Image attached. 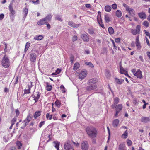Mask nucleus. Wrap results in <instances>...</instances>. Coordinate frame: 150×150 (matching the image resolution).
<instances>
[{
	"mask_svg": "<svg viewBox=\"0 0 150 150\" xmlns=\"http://www.w3.org/2000/svg\"><path fill=\"white\" fill-rule=\"evenodd\" d=\"M127 11L129 12V13L132 16L135 15V12L134 9L131 8H129Z\"/></svg>",
	"mask_w": 150,
	"mask_h": 150,
	"instance_id": "27",
	"label": "nucleus"
},
{
	"mask_svg": "<svg viewBox=\"0 0 150 150\" xmlns=\"http://www.w3.org/2000/svg\"><path fill=\"white\" fill-rule=\"evenodd\" d=\"M55 19L59 21L62 22V20L61 19L60 16L59 15H57L55 17Z\"/></svg>",
	"mask_w": 150,
	"mask_h": 150,
	"instance_id": "48",
	"label": "nucleus"
},
{
	"mask_svg": "<svg viewBox=\"0 0 150 150\" xmlns=\"http://www.w3.org/2000/svg\"><path fill=\"white\" fill-rule=\"evenodd\" d=\"M17 146H18V149H20L22 146V144L21 142L19 141H17L16 143Z\"/></svg>",
	"mask_w": 150,
	"mask_h": 150,
	"instance_id": "35",
	"label": "nucleus"
},
{
	"mask_svg": "<svg viewBox=\"0 0 150 150\" xmlns=\"http://www.w3.org/2000/svg\"><path fill=\"white\" fill-rule=\"evenodd\" d=\"M28 89H25L24 90V93L23 95H24L25 94H29L30 93V88L31 86L28 85Z\"/></svg>",
	"mask_w": 150,
	"mask_h": 150,
	"instance_id": "28",
	"label": "nucleus"
},
{
	"mask_svg": "<svg viewBox=\"0 0 150 150\" xmlns=\"http://www.w3.org/2000/svg\"><path fill=\"white\" fill-rule=\"evenodd\" d=\"M36 57L37 56L35 53H32L30 54V59L32 62H35Z\"/></svg>",
	"mask_w": 150,
	"mask_h": 150,
	"instance_id": "11",
	"label": "nucleus"
},
{
	"mask_svg": "<svg viewBox=\"0 0 150 150\" xmlns=\"http://www.w3.org/2000/svg\"><path fill=\"white\" fill-rule=\"evenodd\" d=\"M48 138H49V139L47 141V142H48L49 141L51 140V139L52 137V136L51 134L49 135L48 136Z\"/></svg>",
	"mask_w": 150,
	"mask_h": 150,
	"instance_id": "59",
	"label": "nucleus"
},
{
	"mask_svg": "<svg viewBox=\"0 0 150 150\" xmlns=\"http://www.w3.org/2000/svg\"><path fill=\"white\" fill-rule=\"evenodd\" d=\"M4 17V15L3 14H0V20H2L3 19Z\"/></svg>",
	"mask_w": 150,
	"mask_h": 150,
	"instance_id": "63",
	"label": "nucleus"
},
{
	"mask_svg": "<svg viewBox=\"0 0 150 150\" xmlns=\"http://www.w3.org/2000/svg\"><path fill=\"white\" fill-rule=\"evenodd\" d=\"M86 131H97L96 129L92 126H88L86 128Z\"/></svg>",
	"mask_w": 150,
	"mask_h": 150,
	"instance_id": "18",
	"label": "nucleus"
},
{
	"mask_svg": "<svg viewBox=\"0 0 150 150\" xmlns=\"http://www.w3.org/2000/svg\"><path fill=\"white\" fill-rule=\"evenodd\" d=\"M52 17V15L51 14H49L47 15L46 17L44 18V19L47 23L48 22L51 21Z\"/></svg>",
	"mask_w": 150,
	"mask_h": 150,
	"instance_id": "23",
	"label": "nucleus"
},
{
	"mask_svg": "<svg viewBox=\"0 0 150 150\" xmlns=\"http://www.w3.org/2000/svg\"><path fill=\"white\" fill-rule=\"evenodd\" d=\"M55 105L58 108H59L61 105V104L58 100L56 101L55 103Z\"/></svg>",
	"mask_w": 150,
	"mask_h": 150,
	"instance_id": "44",
	"label": "nucleus"
},
{
	"mask_svg": "<svg viewBox=\"0 0 150 150\" xmlns=\"http://www.w3.org/2000/svg\"><path fill=\"white\" fill-rule=\"evenodd\" d=\"M16 120L17 118L15 117L12 119L11 122L12 125H13L15 124L16 121Z\"/></svg>",
	"mask_w": 150,
	"mask_h": 150,
	"instance_id": "49",
	"label": "nucleus"
},
{
	"mask_svg": "<svg viewBox=\"0 0 150 150\" xmlns=\"http://www.w3.org/2000/svg\"><path fill=\"white\" fill-rule=\"evenodd\" d=\"M64 147L66 150H74L71 141L69 140L67 141L64 143Z\"/></svg>",
	"mask_w": 150,
	"mask_h": 150,
	"instance_id": "4",
	"label": "nucleus"
},
{
	"mask_svg": "<svg viewBox=\"0 0 150 150\" xmlns=\"http://www.w3.org/2000/svg\"><path fill=\"white\" fill-rule=\"evenodd\" d=\"M60 71H61L60 69L59 68H58L57 69V70L56 71V72L57 74H59L60 72Z\"/></svg>",
	"mask_w": 150,
	"mask_h": 150,
	"instance_id": "64",
	"label": "nucleus"
},
{
	"mask_svg": "<svg viewBox=\"0 0 150 150\" xmlns=\"http://www.w3.org/2000/svg\"><path fill=\"white\" fill-rule=\"evenodd\" d=\"M9 9L10 11V17L11 21L13 22L14 18V14H15V12L13 9V4L11 3L9 6Z\"/></svg>",
	"mask_w": 150,
	"mask_h": 150,
	"instance_id": "2",
	"label": "nucleus"
},
{
	"mask_svg": "<svg viewBox=\"0 0 150 150\" xmlns=\"http://www.w3.org/2000/svg\"><path fill=\"white\" fill-rule=\"evenodd\" d=\"M123 6L125 8H126V10L127 11L130 8H129V6L125 4L124 3L123 4Z\"/></svg>",
	"mask_w": 150,
	"mask_h": 150,
	"instance_id": "54",
	"label": "nucleus"
},
{
	"mask_svg": "<svg viewBox=\"0 0 150 150\" xmlns=\"http://www.w3.org/2000/svg\"><path fill=\"white\" fill-rule=\"evenodd\" d=\"M111 7L109 5L106 6L105 7V11L107 12H110L111 11Z\"/></svg>",
	"mask_w": 150,
	"mask_h": 150,
	"instance_id": "36",
	"label": "nucleus"
},
{
	"mask_svg": "<svg viewBox=\"0 0 150 150\" xmlns=\"http://www.w3.org/2000/svg\"><path fill=\"white\" fill-rule=\"evenodd\" d=\"M143 25L144 26L148 27L149 26V24L148 21H146L143 23Z\"/></svg>",
	"mask_w": 150,
	"mask_h": 150,
	"instance_id": "50",
	"label": "nucleus"
},
{
	"mask_svg": "<svg viewBox=\"0 0 150 150\" xmlns=\"http://www.w3.org/2000/svg\"><path fill=\"white\" fill-rule=\"evenodd\" d=\"M53 143L55 144L54 146L57 149V150H59L60 143L57 141H54Z\"/></svg>",
	"mask_w": 150,
	"mask_h": 150,
	"instance_id": "29",
	"label": "nucleus"
},
{
	"mask_svg": "<svg viewBox=\"0 0 150 150\" xmlns=\"http://www.w3.org/2000/svg\"><path fill=\"white\" fill-rule=\"evenodd\" d=\"M81 148L82 150H88L89 144L86 141H83L81 144Z\"/></svg>",
	"mask_w": 150,
	"mask_h": 150,
	"instance_id": "5",
	"label": "nucleus"
},
{
	"mask_svg": "<svg viewBox=\"0 0 150 150\" xmlns=\"http://www.w3.org/2000/svg\"><path fill=\"white\" fill-rule=\"evenodd\" d=\"M134 75L136 76L137 78L141 79L142 78V72L140 70H138L134 74Z\"/></svg>",
	"mask_w": 150,
	"mask_h": 150,
	"instance_id": "15",
	"label": "nucleus"
},
{
	"mask_svg": "<svg viewBox=\"0 0 150 150\" xmlns=\"http://www.w3.org/2000/svg\"><path fill=\"white\" fill-rule=\"evenodd\" d=\"M108 31L110 34H112L114 33L113 28L111 27H110L108 28Z\"/></svg>",
	"mask_w": 150,
	"mask_h": 150,
	"instance_id": "38",
	"label": "nucleus"
},
{
	"mask_svg": "<svg viewBox=\"0 0 150 150\" xmlns=\"http://www.w3.org/2000/svg\"><path fill=\"white\" fill-rule=\"evenodd\" d=\"M86 75L87 71H82L79 74V78L81 79H83L86 76Z\"/></svg>",
	"mask_w": 150,
	"mask_h": 150,
	"instance_id": "12",
	"label": "nucleus"
},
{
	"mask_svg": "<svg viewBox=\"0 0 150 150\" xmlns=\"http://www.w3.org/2000/svg\"><path fill=\"white\" fill-rule=\"evenodd\" d=\"M47 23L45 21L44 18L42 19L38 22V24L39 25H41L47 24Z\"/></svg>",
	"mask_w": 150,
	"mask_h": 150,
	"instance_id": "19",
	"label": "nucleus"
},
{
	"mask_svg": "<svg viewBox=\"0 0 150 150\" xmlns=\"http://www.w3.org/2000/svg\"><path fill=\"white\" fill-rule=\"evenodd\" d=\"M144 32L146 36H149L150 35V33L149 32H147L146 30H145Z\"/></svg>",
	"mask_w": 150,
	"mask_h": 150,
	"instance_id": "62",
	"label": "nucleus"
},
{
	"mask_svg": "<svg viewBox=\"0 0 150 150\" xmlns=\"http://www.w3.org/2000/svg\"><path fill=\"white\" fill-rule=\"evenodd\" d=\"M33 116L31 114H29L26 118L24 120L23 122V126L21 127V128L22 129H24L25 127L27 126L29 122L31 121L32 118Z\"/></svg>",
	"mask_w": 150,
	"mask_h": 150,
	"instance_id": "3",
	"label": "nucleus"
},
{
	"mask_svg": "<svg viewBox=\"0 0 150 150\" xmlns=\"http://www.w3.org/2000/svg\"><path fill=\"white\" fill-rule=\"evenodd\" d=\"M52 88V86L51 85H48L46 86V90L48 91H51Z\"/></svg>",
	"mask_w": 150,
	"mask_h": 150,
	"instance_id": "53",
	"label": "nucleus"
},
{
	"mask_svg": "<svg viewBox=\"0 0 150 150\" xmlns=\"http://www.w3.org/2000/svg\"><path fill=\"white\" fill-rule=\"evenodd\" d=\"M105 21L107 23H108L110 21V20L108 15H105L104 16Z\"/></svg>",
	"mask_w": 150,
	"mask_h": 150,
	"instance_id": "41",
	"label": "nucleus"
},
{
	"mask_svg": "<svg viewBox=\"0 0 150 150\" xmlns=\"http://www.w3.org/2000/svg\"><path fill=\"white\" fill-rule=\"evenodd\" d=\"M97 132H87V134L90 138H93L96 137Z\"/></svg>",
	"mask_w": 150,
	"mask_h": 150,
	"instance_id": "16",
	"label": "nucleus"
},
{
	"mask_svg": "<svg viewBox=\"0 0 150 150\" xmlns=\"http://www.w3.org/2000/svg\"><path fill=\"white\" fill-rule=\"evenodd\" d=\"M43 38V37L41 35H36L34 38V39L37 40H42Z\"/></svg>",
	"mask_w": 150,
	"mask_h": 150,
	"instance_id": "25",
	"label": "nucleus"
},
{
	"mask_svg": "<svg viewBox=\"0 0 150 150\" xmlns=\"http://www.w3.org/2000/svg\"><path fill=\"white\" fill-rule=\"evenodd\" d=\"M95 29L93 28H90L88 30V33L90 35L94 34H95Z\"/></svg>",
	"mask_w": 150,
	"mask_h": 150,
	"instance_id": "24",
	"label": "nucleus"
},
{
	"mask_svg": "<svg viewBox=\"0 0 150 150\" xmlns=\"http://www.w3.org/2000/svg\"><path fill=\"white\" fill-rule=\"evenodd\" d=\"M77 39L78 37L74 35L73 37L72 40L73 42H74L76 41L77 40Z\"/></svg>",
	"mask_w": 150,
	"mask_h": 150,
	"instance_id": "58",
	"label": "nucleus"
},
{
	"mask_svg": "<svg viewBox=\"0 0 150 150\" xmlns=\"http://www.w3.org/2000/svg\"><path fill=\"white\" fill-rule=\"evenodd\" d=\"M46 117L47 119L51 120L52 117V115H50L49 113H48L46 114Z\"/></svg>",
	"mask_w": 150,
	"mask_h": 150,
	"instance_id": "52",
	"label": "nucleus"
},
{
	"mask_svg": "<svg viewBox=\"0 0 150 150\" xmlns=\"http://www.w3.org/2000/svg\"><path fill=\"white\" fill-rule=\"evenodd\" d=\"M115 80L116 83L119 84H121L124 81V80L122 79H119L117 78H115Z\"/></svg>",
	"mask_w": 150,
	"mask_h": 150,
	"instance_id": "31",
	"label": "nucleus"
},
{
	"mask_svg": "<svg viewBox=\"0 0 150 150\" xmlns=\"http://www.w3.org/2000/svg\"><path fill=\"white\" fill-rule=\"evenodd\" d=\"M150 119L148 117H143L141 119V121L142 122L144 123H147L149 122Z\"/></svg>",
	"mask_w": 150,
	"mask_h": 150,
	"instance_id": "22",
	"label": "nucleus"
},
{
	"mask_svg": "<svg viewBox=\"0 0 150 150\" xmlns=\"http://www.w3.org/2000/svg\"><path fill=\"white\" fill-rule=\"evenodd\" d=\"M112 7L113 9H116L117 8V5L115 3L114 4L112 5Z\"/></svg>",
	"mask_w": 150,
	"mask_h": 150,
	"instance_id": "55",
	"label": "nucleus"
},
{
	"mask_svg": "<svg viewBox=\"0 0 150 150\" xmlns=\"http://www.w3.org/2000/svg\"><path fill=\"white\" fill-rule=\"evenodd\" d=\"M141 26L139 25H137L136 30L137 31L138 33V34H139V32L140 30Z\"/></svg>",
	"mask_w": 150,
	"mask_h": 150,
	"instance_id": "51",
	"label": "nucleus"
},
{
	"mask_svg": "<svg viewBox=\"0 0 150 150\" xmlns=\"http://www.w3.org/2000/svg\"><path fill=\"white\" fill-rule=\"evenodd\" d=\"M115 40L116 42H120V38H116L115 39Z\"/></svg>",
	"mask_w": 150,
	"mask_h": 150,
	"instance_id": "61",
	"label": "nucleus"
},
{
	"mask_svg": "<svg viewBox=\"0 0 150 150\" xmlns=\"http://www.w3.org/2000/svg\"><path fill=\"white\" fill-rule=\"evenodd\" d=\"M85 64L89 66L91 68H93L94 67V65L91 62H86L85 63Z\"/></svg>",
	"mask_w": 150,
	"mask_h": 150,
	"instance_id": "46",
	"label": "nucleus"
},
{
	"mask_svg": "<svg viewBox=\"0 0 150 150\" xmlns=\"http://www.w3.org/2000/svg\"><path fill=\"white\" fill-rule=\"evenodd\" d=\"M68 25L73 28H78L81 25L80 24H76L72 21H69L68 23Z\"/></svg>",
	"mask_w": 150,
	"mask_h": 150,
	"instance_id": "10",
	"label": "nucleus"
},
{
	"mask_svg": "<svg viewBox=\"0 0 150 150\" xmlns=\"http://www.w3.org/2000/svg\"><path fill=\"white\" fill-rule=\"evenodd\" d=\"M97 82V79L96 78H93L89 80L88 83L91 85H95Z\"/></svg>",
	"mask_w": 150,
	"mask_h": 150,
	"instance_id": "17",
	"label": "nucleus"
},
{
	"mask_svg": "<svg viewBox=\"0 0 150 150\" xmlns=\"http://www.w3.org/2000/svg\"><path fill=\"white\" fill-rule=\"evenodd\" d=\"M116 109L117 111H118L120 112L122 108V106L121 104H119L118 105H117L116 107Z\"/></svg>",
	"mask_w": 150,
	"mask_h": 150,
	"instance_id": "33",
	"label": "nucleus"
},
{
	"mask_svg": "<svg viewBox=\"0 0 150 150\" xmlns=\"http://www.w3.org/2000/svg\"><path fill=\"white\" fill-rule=\"evenodd\" d=\"M125 144L124 143H121L119 146V150H124L125 148Z\"/></svg>",
	"mask_w": 150,
	"mask_h": 150,
	"instance_id": "30",
	"label": "nucleus"
},
{
	"mask_svg": "<svg viewBox=\"0 0 150 150\" xmlns=\"http://www.w3.org/2000/svg\"><path fill=\"white\" fill-rule=\"evenodd\" d=\"M135 41L136 46L137 47V49L138 50H140L141 48L142 47L139 41V36H136Z\"/></svg>",
	"mask_w": 150,
	"mask_h": 150,
	"instance_id": "8",
	"label": "nucleus"
},
{
	"mask_svg": "<svg viewBox=\"0 0 150 150\" xmlns=\"http://www.w3.org/2000/svg\"><path fill=\"white\" fill-rule=\"evenodd\" d=\"M30 45V43L29 42H27L25 44V47L24 49V52H26L29 47Z\"/></svg>",
	"mask_w": 150,
	"mask_h": 150,
	"instance_id": "37",
	"label": "nucleus"
},
{
	"mask_svg": "<svg viewBox=\"0 0 150 150\" xmlns=\"http://www.w3.org/2000/svg\"><path fill=\"white\" fill-rule=\"evenodd\" d=\"M119 122V120L117 119H116L114 120L113 122L112 125L114 127H117Z\"/></svg>",
	"mask_w": 150,
	"mask_h": 150,
	"instance_id": "26",
	"label": "nucleus"
},
{
	"mask_svg": "<svg viewBox=\"0 0 150 150\" xmlns=\"http://www.w3.org/2000/svg\"><path fill=\"white\" fill-rule=\"evenodd\" d=\"M105 75L107 78L110 77L111 76V74L109 70L106 69L105 70Z\"/></svg>",
	"mask_w": 150,
	"mask_h": 150,
	"instance_id": "43",
	"label": "nucleus"
},
{
	"mask_svg": "<svg viewBox=\"0 0 150 150\" xmlns=\"http://www.w3.org/2000/svg\"><path fill=\"white\" fill-rule=\"evenodd\" d=\"M127 146L129 147L131 146L132 144V142L129 139H127Z\"/></svg>",
	"mask_w": 150,
	"mask_h": 150,
	"instance_id": "45",
	"label": "nucleus"
},
{
	"mask_svg": "<svg viewBox=\"0 0 150 150\" xmlns=\"http://www.w3.org/2000/svg\"><path fill=\"white\" fill-rule=\"evenodd\" d=\"M97 20L98 21V22L100 25L101 27L103 28H105L104 27L103 24V22L102 21V20L101 19L100 21H99L98 18H97Z\"/></svg>",
	"mask_w": 150,
	"mask_h": 150,
	"instance_id": "42",
	"label": "nucleus"
},
{
	"mask_svg": "<svg viewBox=\"0 0 150 150\" xmlns=\"http://www.w3.org/2000/svg\"><path fill=\"white\" fill-rule=\"evenodd\" d=\"M28 8H25L24 9L23 11V13H24V17L23 18L25 19L27 16V15L28 13Z\"/></svg>",
	"mask_w": 150,
	"mask_h": 150,
	"instance_id": "39",
	"label": "nucleus"
},
{
	"mask_svg": "<svg viewBox=\"0 0 150 150\" xmlns=\"http://www.w3.org/2000/svg\"><path fill=\"white\" fill-rule=\"evenodd\" d=\"M40 93L39 92L35 93L32 95L33 97L34 98V100L35 101V103L37 102L39 98H40Z\"/></svg>",
	"mask_w": 150,
	"mask_h": 150,
	"instance_id": "7",
	"label": "nucleus"
},
{
	"mask_svg": "<svg viewBox=\"0 0 150 150\" xmlns=\"http://www.w3.org/2000/svg\"><path fill=\"white\" fill-rule=\"evenodd\" d=\"M1 64L5 68H8L10 65L9 60L6 55L4 56L2 59Z\"/></svg>",
	"mask_w": 150,
	"mask_h": 150,
	"instance_id": "1",
	"label": "nucleus"
},
{
	"mask_svg": "<svg viewBox=\"0 0 150 150\" xmlns=\"http://www.w3.org/2000/svg\"><path fill=\"white\" fill-rule=\"evenodd\" d=\"M119 99L118 98L116 97L114 98V103L112 105V107L113 108H116L117 105L119 102Z\"/></svg>",
	"mask_w": 150,
	"mask_h": 150,
	"instance_id": "13",
	"label": "nucleus"
},
{
	"mask_svg": "<svg viewBox=\"0 0 150 150\" xmlns=\"http://www.w3.org/2000/svg\"><path fill=\"white\" fill-rule=\"evenodd\" d=\"M89 35L86 33H85L82 34L81 35V37L84 42H88L89 40Z\"/></svg>",
	"mask_w": 150,
	"mask_h": 150,
	"instance_id": "6",
	"label": "nucleus"
},
{
	"mask_svg": "<svg viewBox=\"0 0 150 150\" xmlns=\"http://www.w3.org/2000/svg\"><path fill=\"white\" fill-rule=\"evenodd\" d=\"M120 71L121 74H123L127 76L128 77H130V76L128 75L127 72L124 69L121 65H120Z\"/></svg>",
	"mask_w": 150,
	"mask_h": 150,
	"instance_id": "14",
	"label": "nucleus"
},
{
	"mask_svg": "<svg viewBox=\"0 0 150 150\" xmlns=\"http://www.w3.org/2000/svg\"><path fill=\"white\" fill-rule=\"evenodd\" d=\"M128 134L127 132H124V133L121 135L122 138L125 139L128 137Z\"/></svg>",
	"mask_w": 150,
	"mask_h": 150,
	"instance_id": "40",
	"label": "nucleus"
},
{
	"mask_svg": "<svg viewBox=\"0 0 150 150\" xmlns=\"http://www.w3.org/2000/svg\"><path fill=\"white\" fill-rule=\"evenodd\" d=\"M122 13L120 10H117L116 12V15L118 17H120L122 16Z\"/></svg>",
	"mask_w": 150,
	"mask_h": 150,
	"instance_id": "34",
	"label": "nucleus"
},
{
	"mask_svg": "<svg viewBox=\"0 0 150 150\" xmlns=\"http://www.w3.org/2000/svg\"><path fill=\"white\" fill-rule=\"evenodd\" d=\"M60 88L63 93H64L65 92L64 87L63 85H62L60 86Z\"/></svg>",
	"mask_w": 150,
	"mask_h": 150,
	"instance_id": "57",
	"label": "nucleus"
},
{
	"mask_svg": "<svg viewBox=\"0 0 150 150\" xmlns=\"http://www.w3.org/2000/svg\"><path fill=\"white\" fill-rule=\"evenodd\" d=\"M15 112L16 113V116L18 117L20 114L19 111L18 110L16 109L15 111Z\"/></svg>",
	"mask_w": 150,
	"mask_h": 150,
	"instance_id": "60",
	"label": "nucleus"
},
{
	"mask_svg": "<svg viewBox=\"0 0 150 150\" xmlns=\"http://www.w3.org/2000/svg\"><path fill=\"white\" fill-rule=\"evenodd\" d=\"M45 121H43L41 122L39 125V127L40 128L41 127H42L43 125H44L45 123Z\"/></svg>",
	"mask_w": 150,
	"mask_h": 150,
	"instance_id": "56",
	"label": "nucleus"
},
{
	"mask_svg": "<svg viewBox=\"0 0 150 150\" xmlns=\"http://www.w3.org/2000/svg\"><path fill=\"white\" fill-rule=\"evenodd\" d=\"M131 33L133 35H136L137 34H138V32L135 29H132L131 30Z\"/></svg>",
	"mask_w": 150,
	"mask_h": 150,
	"instance_id": "47",
	"label": "nucleus"
},
{
	"mask_svg": "<svg viewBox=\"0 0 150 150\" xmlns=\"http://www.w3.org/2000/svg\"><path fill=\"white\" fill-rule=\"evenodd\" d=\"M41 112H42L41 111H38L35 112L34 115V118L36 119L40 116L41 115Z\"/></svg>",
	"mask_w": 150,
	"mask_h": 150,
	"instance_id": "20",
	"label": "nucleus"
},
{
	"mask_svg": "<svg viewBox=\"0 0 150 150\" xmlns=\"http://www.w3.org/2000/svg\"><path fill=\"white\" fill-rule=\"evenodd\" d=\"M138 15L141 19H145L146 18V16L144 12H141L138 13Z\"/></svg>",
	"mask_w": 150,
	"mask_h": 150,
	"instance_id": "21",
	"label": "nucleus"
},
{
	"mask_svg": "<svg viewBox=\"0 0 150 150\" xmlns=\"http://www.w3.org/2000/svg\"><path fill=\"white\" fill-rule=\"evenodd\" d=\"M79 66L80 65L79 63H75L74 65L73 70H77L79 68Z\"/></svg>",
	"mask_w": 150,
	"mask_h": 150,
	"instance_id": "32",
	"label": "nucleus"
},
{
	"mask_svg": "<svg viewBox=\"0 0 150 150\" xmlns=\"http://www.w3.org/2000/svg\"><path fill=\"white\" fill-rule=\"evenodd\" d=\"M97 88L96 85H91L88 86L86 87V90L88 91H90L96 89Z\"/></svg>",
	"mask_w": 150,
	"mask_h": 150,
	"instance_id": "9",
	"label": "nucleus"
}]
</instances>
